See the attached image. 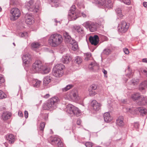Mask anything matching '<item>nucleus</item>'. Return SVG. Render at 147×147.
I'll use <instances>...</instances> for the list:
<instances>
[{"label": "nucleus", "mask_w": 147, "mask_h": 147, "mask_svg": "<svg viewBox=\"0 0 147 147\" xmlns=\"http://www.w3.org/2000/svg\"><path fill=\"white\" fill-rule=\"evenodd\" d=\"M50 70V69L43 65L40 60H36L32 65V71L33 73L40 72L42 74H45L48 73Z\"/></svg>", "instance_id": "f257e3e1"}, {"label": "nucleus", "mask_w": 147, "mask_h": 147, "mask_svg": "<svg viewBox=\"0 0 147 147\" xmlns=\"http://www.w3.org/2000/svg\"><path fill=\"white\" fill-rule=\"evenodd\" d=\"M75 5H73L71 7L68 15V19L69 21L75 20L79 17L86 18L88 16V14L86 11L81 13L79 11L76 10Z\"/></svg>", "instance_id": "f03ea898"}, {"label": "nucleus", "mask_w": 147, "mask_h": 147, "mask_svg": "<svg viewBox=\"0 0 147 147\" xmlns=\"http://www.w3.org/2000/svg\"><path fill=\"white\" fill-rule=\"evenodd\" d=\"M62 36L59 34L54 33L51 34L48 40L49 43L53 47H56L59 45L62 42Z\"/></svg>", "instance_id": "7ed1b4c3"}, {"label": "nucleus", "mask_w": 147, "mask_h": 147, "mask_svg": "<svg viewBox=\"0 0 147 147\" xmlns=\"http://www.w3.org/2000/svg\"><path fill=\"white\" fill-rule=\"evenodd\" d=\"M59 102V99L57 97H53L49 99L47 105H44L43 108L44 109L52 110L57 107V104Z\"/></svg>", "instance_id": "20e7f679"}, {"label": "nucleus", "mask_w": 147, "mask_h": 147, "mask_svg": "<svg viewBox=\"0 0 147 147\" xmlns=\"http://www.w3.org/2000/svg\"><path fill=\"white\" fill-rule=\"evenodd\" d=\"M65 69V66L62 64L56 65L53 69V75L57 78L62 77L64 74Z\"/></svg>", "instance_id": "39448f33"}, {"label": "nucleus", "mask_w": 147, "mask_h": 147, "mask_svg": "<svg viewBox=\"0 0 147 147\" xmlns=\"http://www.w3.org/2000/svg\"><path fill=\"white\" fill-rule=\"evenodd\" d=\"M66 112L67 113L71 114V116L75 115L78 117L80 114V110L73 105L69 104L66 107Z\"/></svg>", "instance_id": "423d86ee"}, {"label": "nucleus", "mask_w": 147, "mask_h": 147, "mask_svg": "<svg viewBox=\"0 0 147 147\" xmlns=\"http://www.w3.org/2000/svg\"><path fill=\"white\" fill-rule=\"evenodd\" d=\"M26 5L28 7L27 8L30 11L37 13L40 11V7L38 2L36 4L33 1L30 0L27 3Z\"/></svg>", "instance_id": "0eeeda50"}, {"label": "nucleus", "mask_w": 147, "mask_h": 147, "mask_svg": "<svg viewBox=\"0 0 147 147\" xmlns=\"http://www.w3.org/2000/svg\"><path fill=\"white\" fill-rule=\"evenodd\" d=\"M82 25L86 28H88L91 32H94L97 30L99 24L96 22L88 21L84 23Z\"/></svg>", "instance_id": "6e6552de"}, {"label": "nucleus", "mask_w": 147, "mask_h": 147, "mask_svg": "<svg viewBox=\"0 0 147 147\" xmlns=\"http://www.w3.org/2000/svg\"><path fill=\"white\" fill-rule=\"evenodd\" d=\"M129 27V24H127L124 21H123L119 24L118 26V30L120 34H122L126 32Z\"/></svg>", "instance_id": "1a4fd4ad"}, {"label": "nucleus", "mask_w": 147, "mask_h": 147, "mask_svg": "<svg viewBox=\"0 0 147 147\" xmlns=\"http://www.w3.org/2000/svg\"><path fill=\"white\" fill-rule=\"evenodd\" d=\"M94 3L108 8H111L113 7L112 3L111 0H96V2Z\"/></svg>", "instance_id": "9d476101"}, {"label": "nucleus", "mask_w": 147, "mask_h": 147, "mask_svg": "<svg viewBox=\"0 0 147 147\" xmlns=\"http://www.w3.org/2000/svg\"><path fill=\"white\" fill-rule=\"evenodd\" d=\"M12 16L10 18L11 20H15L18 19L21 15L20 10L18 8H14L12 9L10 11Z\"/></svg>", "instance_id": "9b49d317"}, {"label": "nucleus", "mask_w": 147, "mask_h": 147, "mask_svg": "<svg viewBox=\"0 0 147 147\" xmlns=\"http://www.w3.org/2000/svg\"><path fill=\"white\" fill-rule=\"evenodd\" d=\"M126 109L127 110L126 111L129 112L132 114H134L135 113H133L132 112V111H134L136 112V111H138L139 112L141 113V115L143 116H144L146 113V110L145 108L142 107H138L136 108V109H134L125 108H124V109Z\"/></svg>", "instance_id": "f8f14e48"}, {"label": "nucleus", "mask_w": 147, "mask_h": 147, "mask_svg": "<svg viewBox=\"0 0 147 147\" xmlns=\"http://www.w3.org/2000/svg\"><path fill=\"white\" fill-rule=\"evenodd\" d=\"M51 143L53 145H57L59 147H62L63 145L60 139L57 137H54L51 140Z\"/></svg>", "instance_id": "ddd939ff"}, {"label": "nucleus", "mask_w": 147, "mask_h": 147, "mask_svg": "<svg viewBox=\"0 0 147 147\" xmlns=\"http://www.w3.org/2000/svg\"><path fill=\"white\" fill-rule=\"evenodd\" d=\"M90 42L92 45H96L99 42V37L97 35H95L93 36H90L89 38Z\"/></svg>", "instance_id": "4468645a"}, {"label": "nucleus", "mask_w": 147, "mask_h": 147, "mask_svg": "<svg viewBox=\"0 0 147 147\" xmlns=\"http://www.w3.org/2000/svg\"><path fill=\"white\" fill-rule=\"evenodd\" d=\"M91 105L93 109L95 111H98L101 106L100 104L95 100H93L91 102Z\"/></svg>", "instance_id": "2eb2a0df"}, {"label": "nucleus", "mask_w": 147, "mask_h": 147, "mask_svg": "<svg viewBox=\"0 0 147 147\" xmlns=\"http://www.w3.org/2000/svg\"><path fill=\"white\" fill-rule=\"evenodd\" d=\"M25 20L26 23L31 24L34 22V18L30 14H26L25 16Z\"/></svg>", "instance_id": "dca6fc26"}, {"label": "nucleus", "mask_w": 147, "mask_h": 147, "mask_svg": "<svg viewBox=\"0 0 147 147\" xmlns=\"http://www.w3.org/2000/svg\"><path fill=\"white\" fill-rule=\"evenodd\" d=\"M70 96L72 98V100L75 101L78 100V94L77 91L76 89H73L70 93Z\"/></svg>", "instance_id": "f3484780"}, {"label": "nucleus", "mask_w": 147, "mask_h": 147, "mask_svg": "<svg viewBox=\"0 0 147 147\" xmlns=\"http://www.w3.org/2000/svg\"><path fill=\"white\" fill-rule=\"evenodd\" d=\"M31 55L28 53L24 55L22 57L23 63L25 64H28L31 60Z\"/></svg>", "instance_id": "a211bd4d"}, {"label": "nucleus", "mask_w": 147, "mask_h": 147, "mask_svg": "<svg viewBox=\"0 0 147 147\" xmlns=\"http://www.w3.org/2000/svg\"><path fill=\"white\" fill-rule=\"evenodd\" d=\"M137 104L139 105H146L147 104V97L141 95Z\"/></svg>", "instance_id": "6ab92c4d"}, {"label": "nucleus", "mask_w": 147, "mask_h": 147, "mask_svg": "<svg viewBox=\"0 0 147 147\" xmlns=\"http://www.w3.org/2000/svg\"><path fill=\"white\" fill-rule=\"evenodd\" d=\"M6 139L10 144L13 143L15 140L14 136L12 134H7L5 136Z\"/></svg>", "instance_id": "aec40b11"}, {"label": "nucleus", "mask_w": 147, "mask_h": 147, "mask_svg": "<svg viewBox=\"0 0 147 147\" xmlns=\"http://www.w3.org/2000/svg\"><path fill=\"white\" fill-rule=\"evenodd\" d=\"M74 28L75 30L80 35L84 34V30L83 27L79 26H74Z\"/></svg>", "instance_id": "412c9836"}, {"label": "nucleus", "mask_w": 147, "mask_h": 147, "mask_svg": "<svg viewBox=\"0 0 147 147\" xmlns=\"http://www.w3.org/2000/svg\"><path fill=\"white\" fill-rule=\"evenodd\" d=\"M71 60V58L69 55H63L61 59V61L64 63H68Z\"/></svg>", "instance_id": "4be33fe9"}, {"label": "nucleus", "mask_w": 147, "mask_h": 147, "mask_svg": "<svg viewBox=\"0 0 147 147\" xmlns=\"http://www.w3.org/2000/svg\"><path fill=\"white\" fill-rule=\"evenodd\" d=\"M116 124L119 126L122 127L124 125L123 117V116H119L116 119Z\"/></svg>", "instance_id": "5701e85b"}, {"label": "nucleus", "mask_w": 147, "mask_h": 147, "mask_svg": "<svg viewBox=\"0 0 147 147\" xmlns=\"http://www.w3.org/2000/svg\"><path fill=\"white\" fill-rule=\"evenodd\" d=\"M141 96L139 93H136L132 94L131 97L134 100L136 101L138 103Z\"/></svg>", "instance_id": "b1692460"}, {"label": "nucleus", "mask_w": 147, "mask_h": 147, "mask_svg": "<svg viewBox=\"0 0 147 147\" xmlns=\"http://www.w3.org/2000/svg\"><path fill=\"white\" fill-rule=\"evenodd\" d=\"M104 121L107 122H109L111 120L110 114L108 112L105 113L103 115Z\"/></svg>", "instance_id": "393cba45"}, {"label": "nucleus", "mask_w": 147, "mask_h": 147, "mask_svg": "<svg viewBox=\"0 0 147 147\" xmlns=\"http://www.w3.org/2000/svg\"><path fill=\"white\" fill-rule=\"evenodd\" d=\"M89 68L91 70H95L98 68V64L93 61L91 62L89 66Z\"/></svg>", "instance_id": "a878e982"}, {"label": "nucleus", "mask_w": 147, "mask_h": 147, "mask_svg": "<svg viewBox=\"0 0 147 147\" xmlns=\"http://www.w3.org/2000/svg\"><path fill=\"white\" fill-rule=\"evenodd\" d=\"M32 83L34 87L38 88L41 83V82L36 79H34L32 80Z\"/></svg>", "instance_id": "bb28decb"}, {"label": "nucleus", "mask_w": 147, "mask_h": 147, "mask_svg": "<svg viewBox=\"0 0 147 147\" xmlns=\"http://www.w3.org/2000/svg\"><path fill=\"white\" fill-rule=\"evenodd\" d=\"M52 78L49 76H46L43 79V83L45 85H47L51 81Z\"/></svg>", "instance_id": "cd10ccee"}, {"label": "nucleus", "mask_w": 147, "mask_h": 147, "mask_svg": "<svg viewBox=\"0 0 147 147\" xmlns=\"http://www.w3.org/2000/svg\"><path fill=\"white\" fill-rule=\"evenodd\" d=\"M11 116V114L7 112H4L2 115V118L4 120L8 119Z\"/></svg>", "instance_id": "c85d7f7f"}, {"label": "nucleus", "mask_w": 147, "mask_h": 147, "mask_svg": "<svg viewBox=\"0 0 147 147\" xmlns=\"http://www.w3.org/2000/svg\"><path fill=\"white\" fill-rule=\"evenodd\" d=\"M45 126V123L44 122H42L40 124V126L38 128V130H39V132L41 133V135L42 134Z\"/></svg>", "instance_id": "c756f323"}, {"label": "nucleus", "mask_w": 147, "mask_h": 147, "mask_svg": "<svg viewBox=\"0 0 147 147\" xmlns=\"http://www.w3.org/2000/svg\"><path fill=\"white\" fill-rule=\"evenodd\" d=\"M73 42L72 43H70L71 44L72 49L74 51L77 50L78 48V44L77 42L75 41L74 40H72Z\"/></svg>", "instance_id": "7c9ffc66"}, {"label": "nucleus", "mask_w": 147, "mask_h": 147, "mask_svg": "<svg viewBox=\"0 0 147 147\" xmlns=\"http://www.w3.org/2000/svg\"><path fill=\"white\" fill-rule=\"evenodd\" d=\"M79 0H76V3L79 8H84V5L83 1L79 2Z\"/></svg>", "instance_id": "2f4dec72"}, {"label": "nucleus", "mask_w": 147, "mask_h": 147, "mask_svg": "<svg viewBox=\"0 0 147 147\" xmlns=\"http://www.w3.org/2000/svg\"><path fill=\"white\" fill-rule=\"evenodd\" d=\"M73 86V85L72 84H69L67 85L65 87L62 88L61 90L62 92H66L72 88Z\"/></svg>", "instance_id": "473e14b6"}, {"label": "nucleus", "mask_w": 147, "mask_h": 147, "mask_svg": "<svg viewBox=\"0 0 147 147\" xmlns=\"http://www.w3.org/2000/svg\"><path fill=\"white\" fill-rule=\"evenodd\" d=\"M139 82V80L137 78H134L131 80V84L133 85H136L138 84Z\"/></svg>", "instance_id": "72a5a7b5"}, {"label": "nucleus", "mask_w": 147, "mask_h": 147, "mask_svg": "<svg viewBox=\"0 0 147 147\" xmlns=\"http://www.w3.org/2000/svg\"><path fill=\"white\" fill-rule=\"evenodd\" d=\"M115 11L117 16L120 18H121L123 15L122 14V11L120 8H117L115 9Z\"/></svg>", "instance_id": "f704fd0d"}, {"label": "nucleus", "mask_w": 147, "mask_h": 147, "mask_svg": "<svg viewBox=\"0 0 147 147\" xmlns=\"http://www.w3.org/2000/svg\"><path fill=\"white\" fill-rule=\"evenodd\" d=\"M63 35L65 38L66 39H67V40L69 41L70 40L71 38L68 33L66 31H64L63 32Z\"/></svg>", "instance_id": "c9c22d12"}, {"label": "nucleus", "mask_w": 147, "mask_h": 147, "mask_svg": "<svg viewBox=\"0 0 147 147\" xmlns=\"http://www.w3.org/2000/svg\"><path fill=\"white\" fill-rule=\"evenodd\" d=\"M40 45L38 42H34L32 44L31 46L33 50H35L36 48H38Z\"/></svg>", "instance_id": "e433bc0d"}, {"label": "nucleus", "mask_w": 147, "mask_h": 147, "mask_svg": "<svg viewBox=\"0 0 147 147\" xmlns=\"http://www.w3.org/2000/svg\"><path fill=\"white\" fill-rule=\"evenodd\" d=\"M111 51L109 49H104L101 53V55H108L111 53Z\"/></svg>", "instance_id": "4c0bfd02"}, {"label": "nucleus", "mask_w": 147, "mask_h": 147, "mask_svg": "<svg viewBox=\"0 0 147 147\" xmlns=\"http://www.w3.org/2000/svg\"><path fill=\"white\" fill-rule=\"evenodd\" d=\"M70 94L69 93H67L66 94L63 96V98L65 100H72V98L70 96Z\"/></svg>", "instance_id": "58836bf2"}, {"label": "nucleus", "mask_w": 147, "mask_h": 147, "mask_svg": "<svg viewBox=\"0 0 147 147\" xmlns=\"http://www.w3.org/2000/svg\"><path fill=\"white\" fill-rule=\"evenodd\" d=\"M19 36L21 37L26 38L28 36V33L26 32H20L19 34Z\"/></svg>", "instance_id": "ea45409f"}, {"label": "nucleus", "mask_w": 147, "mask_h": 147, "mask_svg": "<svg viewBox=\"0 0 147 147\" xmlns=\"http://www.w3.org/2000/svg\"><path fill=\"white\" fill-rule=\"evenodd\" d=\"M143 83H141L139 88V90L142 92L143 93H144L145 92V86H144V85L143 84Z\"/></svg>", "instance_id": "a19ab883"}, {"label": "nucleus", "mask_w": 147, "mask_h": 147, "mask_svg": "<svg viewBox=\"0 0 147 147\" xmlns=\"http://www.w3.org/2000/svg\"><path fill=\"white\" fill-rule=\"evenodd\" d=\"M75 61L76 63L79 64L82 62V59L80 57L77 56L76 57Z\"/></svg>", "instance_id": "79ce46f5"}, {"label": "nucleus", "mask_w": 147, "mask_h": 147, "mask_svg": "<svg viewBox=\"0 0 147 147\" xmlns=\"http://www.w3.org/2000/svg\"><path fill=\"white\" fill-rule=\"evenodd\" d=\"M6 94L3 91L0 90V99H3L6 98Z\"/></svg>", "instance_id": "37998d69"}, {"label": "nucleus", "mask_w": 147, "mask_h": 147, "mask_svg": "<svg viewBox=\"0 0 147 147\" xmlns=\"http://www.w3.org/2000/svg\"><path fill=\"white\" fill-rule=\"evenodd\" d=\"M85 55L86 56V57L85 58V60L88 61L90 59V57L92 56V55L90 53H87L85 54Z\"/></svg>", "instance_id": "c03bdc74"}, {"label": "nucleus", "mask_w": 147, "mask_h": 147, "mask_svg": "<svg viewBox=\"0 0 147 147\" xmlns=\"http://www.w3.org/2000/svg\"><path fill=\"white\" fill-rule=\"evenodd\" d=\"M97 86L94 84H93L90 86L89 90H96L97 89Z\"/></svg>", "instance_id": "a18cd8bd"}, {"label": "nucleus", "mask_w": 147, "mask_h": 147, "mask_svg": "<svg viewBox=\"0 0 147 147\" xmlns=\"http://www.w3.org/2000/svg\"><path fill=\"white\" fill-rule=\"evenodd\" d=\"M5 79L3 77V76L1 74H0V86H1L2 83L5 82Z\"/></svg>", "instance_id": "49530a36"}, {"label": "nucleus", "mask_w": 147, "mask_h": 147, "mask_svg": "<svg viewBox=\"0 0 147 147\" xmlns=\"http://www.w3.org/2000/svg\"><path fill=\"white\" fill-rule=\"evenodd\" d=\"M95 90H89V95L90 96H93L95 95L97 92H95Z\"/></svg>", "instance_id": "de8ad7c7"}, {"label": "nucleus", "mask_w": 147, "mask_h": 147, "mask_svg": "<svg viewBox=\"0 0 147 147\" xmlns=\"http://www.w3.org/2000/svg\"><path fill=\"white\" fill-rule=\"evenodd\" d=\"M85 145L86 147H92L93 144L90 142H87L85 143Z\"/></svg>", "instance_id": "09e8293b"}, {"label": "nucleus", "mask_w": 147, "mask_h": 147, "mask_svg": "<svg viewBox=\"0 0 147 147\" xmlns=\"http://www.w3.org/2000/svg\"><path fill=\"white\" fill-rule=\"evenodd\" d=\"M134 127L137 129L139 128V125L138 122H135L133 124Z\"/></svg>", "instance_id": "8fccbe9b"}, {"label": "nucleus", "mask_w": 147, "mask_h": 147, "mask_svg": "<svg viewBox=\"0 0 147 147\" xmlns=\"http://www.w3.org/2000/svg\"><path fill=\"white\" fill-rule=\"evenodd\" d=\"M123 2L126 4L129 5L130 3V0H122Z\"/></svg>", "instance_id": "3c124183"}, {"label": "nucleus", "mask_w": 147, "mask_h": 147, "mask_svg": "<svg viewBox=\"0 0 147 147\" xmlns=\"http://www.w3.org/2000/svg\"><path fill=\"white\" fill-rule=\"evenodd\" d=\"M123 51L126 54H128L129 53V51L128 49L126 48L123 49Z\"/></svg>", "instance_id": "603ef678"}, {"label": "nucleus", "mask_w": 147, "mask_h": 147, "mask_svg": "<svg viewBox=\"0 0 147 147\" xmlns=\"http://www.w3.org/2000/svg\"><path fill=\"white\" fill-rule=\"evenodd\" d=\"M141 71L147 77V69L142 70Z\"/></svg>", "instance_id": "864d4df0"}, {"label": "nucleus", "mask_w": 147, "mask_h": 147, "mask_svg": "<svg viewBox=\"0 0 147 147\" xmlns=\"http://www.w3.org/2000/svg\"><path fill=\"white\" fill-rule=\"evenodd\" d=\"M28 113L27 111H24V116L25 118L26 119L28 117Z\"/></svg>", "instance_id": "5fc2aeb1"}, {"label": "nucleus", "mask_w": 147, "mask_h": 147, "mask_svg": "<svg viewBox=\"0 0 147 147\" xmlns=\"http://www.w3.org/2000/svg\"><path fill=\"white\" fill-rule=\"evenodd\" d=\"M141 83H143V84L144 86L145 87H147V80L144 81L143 82Z\"/></svg>", "instance_id": "6e6d98bb"}, {"label": "nucleus", "mask_w": 147, "mask_h": 147, "mask_svg": "<svg viewBox=\"0 0 147 147\" xmlns=\"http://www.w3.org/2000/svg\"><path fill=\"white\" fill-rule=\"evenodd\" d=\"M18 115L20 117H23V114L21 111H19L18 112Z\"/></svg>", "instance_id": "4d7b16f0"}, {"label": "nucleus", "mask_w": 147, "mask_h": 147, "mask_svg": "<svg viewBox=\"0 0 147 147\" xmlns=\"http://www.w3.org/2000/svg\"><path fill=\"white\" fill-rule=\"evenodd\" d=\"M102 72L104 74L105 76V75H106L107 74V71L103 68L102 69Z\"/></svg>", "instance_id": "13d9d810"}, {"label": "nucleus", "mask_w": 147, "mask_h": 147, "mask_svg": "<svg viewBox=\"0 0 147 147\" xmlns=\"http://www.w3.org/2000/svg\"><path fill=\"white\" fill-rule=\"evenodd\" d=\"M81 123V120L80 119H78L77 121V124L78 125H80Z\"/></svg>", "instance_id": "bf43d9fd"}, {"label": "nucleus", "mask_w": 147, "mask_h": 147, "mask_svg": "<svg viewBox=\"0 0 147 147\" xmlns=\"http://www.w3.org/2000/svg\"><path fill=\"white\" fill-rule=\"evenodd\" d=\"M49 94H47L44 95L43 97L45 98H47L49 97Z\"/></svg>", "instance_id": "052dcab7"}, {"label": "nucleus", "mask_w": 147, "mask_h": 147, "mask_svg": "<svg viewBox=\"0 0 147 147\" xmlns=\"http://www.w3.org/2000/svg\"><path fill=\"white\" fill-rule=\"evenodd\" d=\"M143 5L144 7L147 8V2H144L143 3Z\"/></svg>", "instance_id": "680f3d73"}, {"label": "nucleus", "mask_w": 147, "mask_h": 147, "mask_svg": "<svg viewBox=\"0 0 147 147\" xmlns=\"http://www.w3.org/2000/svg\"><path fill=\"white\" fill-rule=\"evenodd\" d=\"M142 61L144 63H147V58H144L142 59Z\"/></svg>", "instance_id": "e2e57ef3"}, {"label": "nucleus", "mask_w": 147, "mask_h": 147, "mask_svg": "<svg viewBox=\"0 0 147 147\" xmlns=\"http://www.w3.org/2000/svg\"><path fill=\"white\" fill-rule=\"evenodd\" d=\"M131 74L132 73L131 72H130L128 74H127V76L129 78H130L131 77Z\"/></svg>", "instance_id": "0e129e2a"}, {"label": "nucleus", "mask_w": 147, "mask_h": 147, "mask_svg": "<svg viewBox=\"0 0 147 147\" xmlns=\"http://www.w3.org/2000/svg\"><path fill=\"white\" fill-rule=\"evenodd\" d=\"M58 1V0H51V1L54 3H57Z\"/></svg>", "instance_id": "69168bd1"}, {"label": "nucleus", "mask_w": 147, "mask_h": 147, "mask_svg": "<svg viewBox=\"0 0 147 147\" xmlns=\"http://www.w3.org/2000/svg\"><path fill=\"white\" fill-rule=\"evenodd\" d=\"M55 22V23H59L60 24V22L59 21H57V20L56 19H54Z\"/></svg>", "instance_id": "338daca9"}, {"label": "nucleus", "mask_w": 147, "mask_h": 147, "mask_svg": "<svg viewBox=\"0 0 147 147\" xmlns=\"http://www.w3.org/2000/svg\"><path fill=\"white\" fill-rule=\"evenodd\" d=\"M45 116L46 117L44 118V119L45 120H46L47 119L48 116L47 115H45Z\"/></svg>", "instance_id": "774afa93"}]
</instances>
